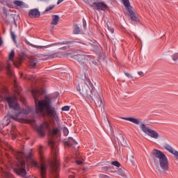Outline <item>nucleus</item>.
Instances as JSON below:
<instances>
[{
  "label": "nucleus",
  "instance_id": "obj_1",
  "mask_svg": "<svg viewBox=\"0 0 178 178\" xmlns=\"http://www.w3.org/2000/svg\"><path fill=\"white\" fill-rule=\"evenodd\" d=\"M80 94L88 99V101H94L96 106L101 108L104 105V95L101 91H97L90 79H86L79 85L77 88Z\"/></svg>",
  "mask_w": 178,
  "mask_h": 178
},
{
  "label": "nucleus",
  "instance_id": "obj_2",
  "mask_svg": "<svg viewBox=\"0 0 178 178\" xmlns=\"http://www.w3.org/2000/svg\"><path fill=\"white\" fill-rule=\"evenodd\" d=\"M49 145L51 149L53 160L49 161L47 163H41L40 166V177L45 178V175H47V169H49V170H51L53 172V178H58L59 177L58 175V171L59 170V162H58L56 156H58L59 149L54 140H49Z\"/></svg>",
  "mask_w": 178,
  "mask_h": 178
},
{
  "label": "nucleus",
  "instance_id": "obj_3",
  "mask_svg": "<svg viewBox=\"0 0 178 178\" xmlns=\"http://www.w3.org/2000/svg\"><path fill=\"white\" fill-rule=\"evenodd\" d=\"M36 113L42 115V116H49L53 122L59 123V116L56 113L55 107L52 106V101L48 97H46L44 99L40 100L38 102L36 107Z\"/></svg>",
  "mask_w": 178,
  "mask_h": 178
},
{
  "label": "nucleus",
  "instance_id": "obj_4",
  "mask_svg": "<svg viewBox=\"0 0 178 178\" xmlns=\"http://www.w3.org/2000/svg\"><path fill=\"white\" fill-rule=\"evenodd\" d=\"M33 154L29 153L26 154L24 152H19L17 153V158L19 160L17 168L15 170L17 175L22 176V177H26L27 172H26V163L29 166H35L38 168V163L35 162L32 158Z\"/></svg>",
  "mask_w": 178,
  "mask_h": 178
},
{
  "label": "nucleus",
  "instance_id": "obj_5",
  "mask_svg": "<svg viewBox=\"0 0 178 178\" xmlns=\"http://www.w3.org/2000/svg\"><path fill=\"white\" fill-rule=\"evenodd\" d=\"M30 113V109L26 108L23 110L22 112H16L13 114L9 115L8 114L7 116H5L3 120V123L6 122V126H9L10 123V119L13 120H16V122H19L20 123L24 122V118H26L25 115H29Z\"/></svg>",
  "mask_w": 178,
  "mask_h": 178
},
{
  "label": "nucleus",
  "instance_id": "obj_6",
  "mask_svg": "<svg viewBox=\"0 0 178 178\" xmlns=\"http://www.w3.org/2000/svg\"><path fill=\"white\" fill-rule=\"evenodd\" d=\"M152 155L157 158L159 161L160 168L164 172H168L169 170V161L168 160V157L164 154L161 150L154 149L152 151Z\"/></svg>",
  "mask_w": 178,
  "mask_h": 178
},
{
  "label": "nucleus",
  "instance_id": "obj_7",
  "mask_svg": "<svg viewBox=\"0 0 178 178\" xmlns=\"http://www.w3.org/2000/svg\"><path fill=\"white\" fill-rule=\"evenodd\" d=\"M13 58H15V50H11L10 54H8V65L6 67L7 72L10 75H12V72L10 71V62L14 64V66L16 67H19L20 65H22V60L18 59L17 60H13Z\"/></svg>",
  "mask_w": 178,
  "mask_h": 178
},
{
  "label": "nucleus",
  "instance_id": "obj_8",
  "mask_svg": "<svg viewBox=\"0 0 178 178\" xmlns=\"http://www.w3.org/2000/svg\"><path fill=\"white\" fill-rule=\"evenodd\" d=\"M5 99L11 109H14V111H19L20 109V106L17 103V97L16 96L6 97Z\"/></svg>",
  "mask_w": 178,
  "mask_h": 178
},
{
  "label": "nucleus",
  "instance_id": "obj_9",
  "mask_svg": "<svg viewBox=\"0 0 178 178\" xmlns=\"http://www.w3.org/2000/svg\"><path fill=\"white\" fill-rule=\"evenodd\" d=\"M140 127L145 134H147L152 138H154L155 140H158V138H159V134H158L155 130L147 127L144 124H140Z\"/></svg>",
  "mask_w": 178,
  "mask_h": 178
},
{
  "label": "nucleus",
  "instance_id": "obj_10",
  "mask_svg": "<svg viewBox=\"0 0 178 178\" xmlns=\"http://www.w3.org/2000/svg\"><path fill=\"white\" fill-rule=\"evenodd\" d=\"M48 129V123L45 122L37 127V131L40 137H45V129Z\"/></svg>",
  "mask_w": 178,
  "mask_h": 178
},
{
  "label": "nucleus",
  "instance_id": "obj_11",
  "mask_svg": "<svg viewBox=\"0 0 178 178\" xmlns=\"http://www.w3.org/2000/svg\"><path fill=\"white\" fill-rule=\"evenodd\" d=\"M92 7L94 9H96V10H105L108 8V6L104 3L94 2L92 3Z\"/></svg>",
  "mask_w": 178,
  "mask_h": 178
},
{
  "label": "nucleus",
  "instance_id": "obj_12",
  "mask_svg": "<svg viewBox=\"0 0 178 178\" xmlns=\"http://www.w3.org/2000/svg\"><path fill=\"white\" fill-rule=\"evenodd\" d=\"M164 148L166 149V151H168L170 154H172V155H175L176 158H178V152L175 149L170 145L165 143L164 145Z\"/></svg>",
  "mask_w": 178,
  "mask_h": 178
},
{
  "label": "nucleus",
  "instance_id": "obj_13",
  "mask_svg": "<svg viewBox=\"0 0 178 178\" xmlns=\"http://www.w3.org/2000/svg\"><path fill=\"white\" fill-rule=\"evenodd\" d=\"M29 16L30 17H40L41 13H40V10L37 8L32 9L29 11Z\"/></svg>",
  "mask_w": 178,
  "mask_h": 178
},
{
  "label": "nucleus",
  "instance_id": "obj_14",
  "mask_svg": "<svg viewBox=\"0 0 178 178\" xmlns=\"http://www.w3.org/2000/svg\"><path fill=\"white\" fill-rule=\"evenodd\" d=\"M121 119L122 120H128V122H131V123H134V124H140V120L134 118H123L122 117Z\"/></svg>",
  "mask_w": 178,
  "mask_h": 178
},
{
  "label": "nucleus",
  "instance_id": "obj_15",
  "mask_svg": "<svg viewBox=\"0 0 178 178\" xmlns=\"http://www.w3.org/2000/svg\"><path fill=\"white\" fill-rule=\"evenodd\" d=\"M51 17H52V20H51V24H52L53 26L58 25V23H59V19H60L59 15H52Z\"/></svg>",
  "mask_w": 178,
  "mask_h": 178
},
{
  "label": "nucleus",
  "instance_id": "obj_16",
  "mask_svg": "<svg viewBox=\"0 0 178 178\" xmlns=\"http://www.w3.org/2000/svg\"><path fill=\"white\" fill-rule=\"evenodd\" d=\"M32 94L33 95L35 102H37V101H38V97H40V95H41V92L39 90H33Z\"/></svg>",
  "mask_w": 178,
  "mask_h": 178
},
{
  "label": "nucleus",
  "instance_id": "obj_17",
  "mask_svg": "<svg viewBox=\"0 0 178 178\" xmlns=\"http://www.w3.org/2000/svg\"><path fill=\"white\" fill-rule=\"evenodd\" d=\"M76 60H78L79 63L83 65L84 62H86V56L84 55H77L76 57Z\"/></svg>",
  "mask_w": 178,
  "mask_h": 178
},
{
  "label": "nucleus",
  "instance_id": "obj_18",
  "mask_svg": "<svg viewBox=\"0 0 178 178\" xmlns=\"http://www.w3.org/2000/svg\"><path fill=\"white\" fill-rule=\"evenodd\" d=\"M73 144H77V143H76V140H74L73 138H69L68 140L65 143V145H67V147H72Z\"/></svg>",
  "mask_w": 178,
  "mask_h": 178
},
{
  "label": "nucleus",
  "instance_id": "obj_19",
  "mask_svg": "<svg viewBox=\"0 0 178 178\" xmlns=\"http://www.w3.org/2000/svg\"><path fill=\"white\" fill-rule=\"evenodd\" d=\"M37 62H38L37 58H31L30 60V63H29L31 67L32 68L35 67V66H37Z\"/></svg>",
  "mask_w": 178,
  "mask_h": 178
},
{
  "label": "nucleus",
  "instance_id": "obj_20",
  "mask_svg": "<svg viewBox=\"0 0 178 178\" xmlns=\"http://www.w3.org/2000/svg\"><path fill=\"white\" fill-rule=\"evenodd\" d=\"M60 133V129L59 128L53 129L51 132V136H58Z\"/></svg>",
  "mask_w": 178,
  "mask_h": 178
},
{
  "label": "nucleus",
  "instance_id": "obj_21",
  "mask_svg": "<svg viewBox=\"0 0 178 178\" xmlns=\"http://www.w3.org/2000/svg\"><path fill=\"white\" fill-rule=\"evenodd\" d=\"M14 5H16V6H19L20 8H22V6H24V2L22 1H15Z\"/></svg>",
  "mask_w": 178,
  "mask_h": 178
},
{
  "label": "nucleus",
  "instance_id": "obj_22",
  "mask_svg": "<svg viewBox=\"0 0 178 178\" xmlns=\"http://www.w3.org/2000/svg\"><path fill=\"white\" fill-rule=\"evenodd\" d=\"M14 87L15 88V91H16L17 94H20V91H22V88H20V86H17V83H16V82L14 84Z\"/></svg>",
  "mask_w": 178,
  "mask_h": 178
},
{
  "label": "nucleus",
  "instance_id": "obj_23",
  "mask_svg": "<svg viewBox=\"0 0 178 178\" xmlns=\"http://www.w3.org/2000/svg\"><path fill=\"white\" fill-rule=\"evenodd\" d=\"M125 8H127V10L129 13V16H131V15H134V11H133V8H131V6H130V4L128 6H125Z\"/></svg>",
  "mask_w": 178,
  "mask_h": 178
},
{
  "label": "nucleus",
  "instance_id": "obj_24",
  "mask_svg": "<svg viewBox=\"0 0 178 178\" xmlns=\"http://www.w3.org/2000/svg\"><path fill=\"white\" fill-rule=\"evenodd\" d=\"M74 34H80V27L77 25L74 28Z\"/></svg>",
  "mask_w": 178,
  "mask_h": 178
},
{
  "label": "nucleus",
  "instance_id": "obj_25",
  "mask_svg": "<svg viewBox=\"0 0 178 178\" xmlns=\"http://www.w3.org/2000/svg\"><path fill=\"white\" fill-rule=\"evenodd\" d=\"M130 16V18L131 19V20H133L134 22H138V18L136 16V15L132 14Z\"/></svg>",
  "mask_w": 178,
  "mask_h": 178
},
{
  "label": "nucleus",
  "instance_id": "obj_26",
  "mask_svg": "<svg viewBox=\"0 0 178 178\" xmlns=\"http://www.w3.org/2000/svg\"><path fill=\"white\" fill-rule=\"evenodd\" d=\"M172 59L174 60V62H176V60H178V53H175L172 56Z\"/></svg>",
  "mask_w": 178,
  "mask_h": 178
},
{
  "label": "nucleus",
  "instance_id": "obj_27",
  "mask_svg": "<svg viewBox=\"0 0 178 178\" xmlns=\"http://www.w3.org/2000/svg\"><path fill=\"white\" fill-rule=\"evenodd\" d=\"M129 161H131V163H132L133 166L136 165V163L134 162V156L131 155L129 156Z\"/></svg>",
  "mask_w": 178,
  "mask_h": 178
},
{
  "label": "nucleus",
  "instance_id": "obj_28",
  "mask_svg": "<svg viewBox=\"0 0 178 178\" xmlns=\"http://www.w3.org/2000/svg\"><path fill=\"white\" fill-rule=\"evenodd\" d=\"M10 35L14 42H16V35H15V33L12 31H10Z\"/></svg>",
  "mask_w": 178,
  "mask_h": 178
},
{
  "label": "nucleus",
  "instance_id": "obj_29",
  "mask_svg": "<svg viewBox=\"0 0 178 178\" xmlns=\"http://www.w3.org/2000/svg\"><path fill=\"white\" fill-rule=\"evenodd\" d=\"M122 1L124 6H129L130 5V1L129 0H122Z\"/></svg>",
  "mask_w": 178,
  "mask_h": 178
},
{
  "label": "nucleus",
  "instance_id": "obj_30",
  "mask_svg": "<svg viewBox=\"0 0 178 178\" xmlns=\"http://www.w3.org/2000/svg\"><path fill=\"white\" fill-rule=\"evenodd\" d=\"M111 163L112 165L116 166L117 168H119L120 166V163L118 161H112Z\"/></svg>",
  "mask_w": 178,
  "mask_h": 178
},
{
  "label": "nucleus",
  "instance_id": "obj_31",
  "mask_svg": "<svg viewBox=\"0 0 178 178\" xmlns=\"http://www.w3.org/2000/svg\"><path fill=\"white\" fill-rule=\"evenodd\" d=\"M122 145H123L124 147H127V141H126V140H124V137H122Z\"/></svg>",
  "mask_w": 178,
  "mask_h": 178
},
{
  "label": "nucleus",
  "instance_id": "obj_32",
  "mask_svg": "<svg viewBox=\"0 0 178 178\" xmlns=\"http://www.w3.org/2000/svg\"><path fill=\"white\" fill-rule=\"evenodd\" d=\"M63 133H64V136H68L69 129H67V128H66V127H64L63 128Z\"/></svg>",
  "mask_w": 178,
  "mask_h": 178
},
{
  "label": "nucleus",
  "instance_id": "obj_33",
  "mask_svg": "<svg viewBox=\"0 0 178 178\" xmlns=\"http://www.w3.org/2000/svg\"><path fill=\"white\" fill-rule=\"evenodd\" d=\"M55 8V6H50L49 8H47L44 12H49V10H52Z\"/></svg>",
  "mask_w": 178,
  "mask_h": 178
},
{
  "label": "nucleus",
  "instance_id": "obj_34",
  "mask_svg": "<svg viewBox=\"0 0 178 178\" xmlns=\"http://www.w3.org/2000/svg\"><path fill=\"white\" fill-rule=\"evenodd\" d=\"M62 111H67L70 110V107L69 106H65L62 107Z\"/></svg>",
  "mask_w": 178,
  "mask_h": 178
},
{
  "label": "nucleus",
  "instance_id": "obj_35",
  "mask_svg": "<svg viewBox=\"0 0 178 178\" xmlns=\"http://www.w3.org/2000/svg\"><path fill=\"white\" fill-rule=\"evenodd\" d=\"M107 29L108 30V31H110V33H111V34H113L115 30L113 29V28L110 27L109 26L107 25Z\"/></svg>",
  "mask_w": 178,
  "mask_h": 178
},
{
  "label": "nucleus",
  "instance_id": "obj_36",
  "mask_svg": "<svg viewBox=\"0 0 178 178\" xmlns=\"http://www.w3.org/2000/svg\"><path fill=\"white\" fill-rule=\"evenodd\" d=\"M58 43H54V44H48L47 46H45L44 48H49L51 47H54V45H57Z\"/></svg>",
  "mask_w": 178,
  "mask_h": 178
},
{
  "label": "nucleus",
  "instance_id": "obj_37",
  "mask_svg": "<svg viewBox=\"0 0 178 178\" xmlns=\"http://www.w3.org/2000/svg\"><path fill=\"white\" fill-rule=\"evenodd\" d=\"M124 74L127 77H129V79H133V76H131V74H130L127 72H125Z\"/></svg>",
  "mask_w": 178,
  "mask_h": 178
},
{
  "label": "nucleus",
  "instance_id": "obj_38",
  "mask_svg": "<svg viewBox=\"0 0 178 178\" xmlns=\"http://www.w3.org/2000/svg\"><path fill=\"white\" fill-rule=\"evenodd\" d=\"M44 147L42 146H40V147H39V152H40V155H41V154H42V149Z\"/></svg>",
  "mask_w": 178,
  "mask_h": 178
},
{
  "label": "nucleus",
  "instance_id": "obj_39",
  "mask_svg": "<svg viewBox=\"0 0 178 178\" xmlns=\"http://www.w3.org/2000/svg\"><path fill=\"white\" fill-rule=\"evenodd\" d=\"M138 74L140 77H143V76H144V72H138Z\"/></svg>",
  "mask_w": 178,
  "mask_h": 178
},
{
  "label": "nucleus",
  "instance_id": "obj_40",
  "mask_svg": "<svg viewBox=\"0 0 178 178\" xmlns=\"http://www.w3.org/2000/svg\"><path fill=\"white\" fill-rule=\"evenodd\" d=\"M76 162L78 165H81L83 163V161L80 160H76Z\"/></svg>",
  "mask_w": 178,
  "mask_h": 178
},
{
  "label": "nucleus",
  "instance_id": "obj_41",
  "mask_svg": "<svg viewBox=\"0 0 178 178\" xmlns=\"http://www.w3.org/2000/svg\"><path fill=\"white\" fill-rule=\"evenodd\" d=\"M63 1V0H58V2H57V5H59V4L62 3Z\"/></svg>",
  "mask_w": 178,
  "mask_h": 178
},
{
  "label": "nucleus",
  "instance_id": "obj_42",
  "mask_svg": "<svg viewBox=\"0 0 178 178\" xmlns=\"http://www.w3.org/2000/svg\"><path fill=\"white\" fill-rule=\"evenodd\" d=\"M2 44H3V42L2 41V38H0V47L2 45Z\"/></svg>",
  "mask_w": 178,
  "mask_h": 178
},
{
  "label": "nucleus",
  "instance_id": "obj_43",
  "mask_svg": "<svg viewBox=\"0 0 178 178\" xmlns=\"http://www.w3.org/2000/svg\"><path fill=\"white\" fill-rule=\"evenodd\" d=\"M118 174L120 175V176H123V175H124V173H123V172H119Z\"/></svg>",
  "mask_w": 178,
  "mask_h": 178
},
{
  "label": "nucleus",
  "instance_id": "obj_44",
  "mask_svg": "<svg viewBox=\"0 0 178 178\" xmlns=\"http://www.w3.org/2000/svg\"><path fill=\"white\" fill-rule=\"evenodd\" d=\"M68 178H74V176H73V175H70Z\"/></svg>",
  "mask_w": 178,
  "mask_h": 178
},
{
  "label": "nucleus",
  "instance_id": "obj_45",
  "mask_svg": "<svg viewBox=\"0 0 178 178\" xmlns=\"http://www.w3.org/2000/svg\"><path fill=\"white\" fill-rule=\"evenodd\" d=\"M29 80H33V79H32V78H31V79H29Z\"/></svg>",
  "mask_w": 178,
  "mask_h": 178
},
{
  "label": "nucleus",
  "instance_id": "obj_46",
  "mask_svg": "<svg viewBox=\"0 0 178 178\" xmlns=\"http://www.w3.org/2000/svg\"><path fill=\"white\" fill-rule=\"evenodd\" d=\"M1 130H2V129L0 127V131H1Z\"/></svg>",
  "mask_w": 178,
  "mask_h": 178
},
{
  "label": "nucleus",
  "instance_id": "obj_47",
  "mask_svg": "<svg viewBox=\"0 0 178 178\" xmlns=\"http://www.w3.org/2000/svg\"><path fill=\"white\" fill-rule=\"evenodd\" d=\"M13 129H15V127H13Z\"/></svg>",
  "mask_w": 178,
  "mask_h": 178
},
{
  "label": "nucleus",
  "instance_id": "obj_48",
  "mask_svg": "<svg viewBox=\"0 0 178 178\" xmlns=\"http://www.w3.org/2000/svg\"><path fill=\"white\" fill-rule=\"evenodd\" d=\"M0 70H1V65H0Z\"/></svg>",
  "mask_w": 178,
  "mask_h": 178
}]
</instances>
